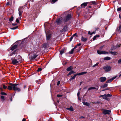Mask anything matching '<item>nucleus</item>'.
<instances>
[{
	"label": "nucleus",
	"instance_id": "obj_52",
	"mask_svg": "<svg viewBox=\"0 0 121 121\" xmlns=\"http://www.w3.org/2000/svg\"><path fill=\"white\" fill-rule=\"evenodd\" d=\"M77 46H79L81 45V44L80 43L78 44L77 45Z\"/></svg>",
	"mask_w": 121,
	"mask_h": 121
},
{
	"label": "nucleus",
	"instance_id": "obj_63",
	"mask_svg": "<svg viewBox=\"0 0 121 121\" xmlns=\"http://www.w3.org/2000/svg\"><path fill=\"white\" fill-rule=\"evenodd\" d=\"M10 101H12V97H11V98Z\"/></svg>",
	"mask_w": 121,
	"mask_h": 121
},
{
	"label": "nucleus",
	"instance_id": "obj_14",
	"mask_svg": "<svg viewBox=\"0 0 121 121\" xmlns=\"http://www.w3.org/2000/svg\"><path fill=\"white\" fill-rule=\"evenodd\" d=\"M111 59V58L110 57L107 56L105 57L104 58V60H108Z\"/></svg>",
	"mask_w": 121,
	"mask_h": 121
},
{
	"label": "nucleus",
	"instance_id": "obj_46",
	"mask_svg": "<svg viewBox=\"0 0 121 121\" xmlns=\"http://www.w3.org/2000/svg\"><path fill=\"white\" fill-rule=\"evenodd\" d=\"M76 36V37H77L78 36H77V34L76 33H75L73 35V36Z\"/></svg>",
	"mask_w": 121,
	"mask_h": 121
},
{
	"label": "nucleus",
	"instance_id": "obj_42",
	"mask_svg": "<svg viewBox=\"0 0 121 121\" xmlns=\"http://www.w3.org/2000/svg\"><path fill=\"white\" fill-rule=\"evenodd\" d=\"M13 53H10L9 54V56H11L13 55Z\"/></svg>",
	"mask_w": 121,
	"mask_h": 121
},
{
	"label": "nucleus",
	"instance_id": "obj_56",
	"mask_svg": "<svg viewBox=\"0 0 121 121\" xmlns=\"http://www.w3.org/2000/svg\"><path fill=\"white\" fill-rule=\"evenodd\" d=\"M77 45L75 46L73 48H74V49H75L76 48H77Z\"/></svg>",
	"mask_w": 121,
	"mask_h": 121
},
{
	"label": "nucleus",
	"instance_id": "obj_60",
	"mask_svg": "<svg viewBox=\"0 0 121 121\" xmlns=\"http://www.w3.org/2000/svg\"><path fill=\"white\" fill-rule=\"evenodd\" d=\"M103 46H102V47H101L100 48V49H101L103 48Z\"/></svg>",
	"mask_w": 121,
	"mask_h": 121
},
{
	"label": "nucleus",
	"instance_id": "obj_53",
	"mask_svg": "<svg viewBox=\"0 0 121 121\" xmlns=\"http://www.w3.org/2000/svg\"><path fill=\"white\" fill-rule=\"evenodd\" d=\"M80 95V92H78L77 93V95L78 96H79V95Z\"/></svg>",
	"mask_w": 121,
	"mask_h": 121
},
{
	"label": "nucleus",
	"instance_id": "obj_49",
	"mask_svg": "<svg viewBox=\"0 0 121 121\" xmlns=\"http://www.w3.org/2000/svg\"><path fill=\"white\" fill-rule=\"evenodd\" d=\"M57 97H60L62 96V95H57Z\"/></svg>",
	"mask_w": 121,
	"mask_h": 121
},
{
	"label": "nucleus",
	"instance_id": "obj_18",
	"mask_svg": "<svg viewBox=\"0 0 121 121\" xmlns=\"http://www.w3.org/2000/svg\"><path fill=\"white\" fill-rule=\"evenodd\" d=\"M81 40L85 42L86 41L87 39L86 38L82 37L81 38Z\"/></svg>",
	"mask_w": 121,
	"mask_h": 121
},
{
	"label": "nucleus",
	"instance_id": "obj_41",
	"mask_svg": "<svg viewBox=\"0 0 121 121\" xmlns=\"http://www.w3.org/2000/svg\"><path fill=\"white\" fill-rule=\"evenodd\" d=\"M91 3H92V4H96V2L95 1H92Z\"/></svg>",
	"mask_w": 121,
	"mask_h": 121
},
{
	"label": "nucleus",
	"instance_id": "obj_6",
	"mask_svg": "<svg viewBox=\"0 0 121 121\" xmlns=\"http://www.w3.org/2000/svg\"><path fill=\"white\" fill-rule=\"evenodd\" d=\"M97 52L98 54H107L108 53V52H106L104 51H101L100 50H98Z\"/></svg>",
	"mask_w": 121,
	"mask_h": 121
},
{
	"label": "nucleus",
	"instance_id": "obj_64",
	"mask_svg": "<svg viewBox=\"0 0 121 121\" xmlns=\"http://www.w3.org/2000/svg\"><path fill=\"white\" fill-rule=\"evenodd\" d=\"M121 76V73L120 75L119 76V77H120Z\"/></svg>",
	"mask_w": 121,
	"mask_h": 121
},
{
	"label": "nucleus",
	"instance_id": "obj_29",
	"mask_svg": "<svg viewBox=\"0 0 121 121\" xmlns=\"http://www.w3.org/2000/svg\"><path fill=\"white\" fill-rule=\"evenodd\" d=\"M108 86V84H105L103 85L102 86V87L103 88H104L107 87Z\"/></svg>",
	"mask_w": 121,
	"mask_h": 121
},
{
	"label": "nucleus",
	"instance_id": "obj_20",
	"mask_svg": "<svg viewBox=\"0 0 121 121\" xmlns=\"http://www.w3.org/2000/svg\"><path fill=\"white\" fill-rule=\"evenodd\" d=\"M0 86L2 87H3V88L4 89H6L7 88V86H5L4 84H2Z\"/></svg>",
	"mask_w": 121,
	"mask_h": 121
},
{
	"label": "nucleus",
	"instance_id": "obj_57",
	"mask_svg": "<svg viewBox=\"0 0 121 121\" xmlns=\"http://www.w3.org/2000/svg\"><path fill=\"white\" fill-rule=\"evenodd\" d=\"M73 36H72L71 37V38H70V41H71V40H72V39L73 38Z\"/></svg>",
	"mask_w": 121,
	"mask_h": 121
},
{
	"label": "nucleus",
	"instance_id": "obj_35",
	"mask_svg": "<svg viewBox=\"0 0 121 121\" xmlns=\"http://www.w3.org/2000/svg\"><path fill=\"white\" fill-rule=\"evenodd\" d=\"M0 94L1 95H7V94L4 92H1L0 93Z\"/></svg>",
	"mask_w": 121,
	"mask_h": 121
},
{
	"label": "nucleus",
	"instance_id": "obj_30",
	"mask_svg": "<svg viewBox=\"0 0 121 121\" xmlns=\"http://www.w3.org/2000/svg\"><path fill=\"white\" fill-rule=\"evenodd\" d=\"M13 17L12 16L9 19V20L10 22H11L13 21Z\"/></svg>",
	"mask_w": 121,
	"mask_h": 121
},
{
	"label": "nucleus",
	"instance_id": "obj_8",
	"mask_svg": "<svg viewBox=\"0 0 121 121\" xmlns=\"http://www.w3.org/2000/svg\"><path fill=\"white\" fill-rule=\"evenodd\" d=\"M106 78L105 77H101L99 78V80L101 82H104L106 81Z\"/></svg>",
	"mask_w": 121,
	"mask_h": 121
},
{
	"label": "nucleus",
	"instance_id": "obj_1",
	"mask_svg": "<svg viewBox=\"0 0 121 121\" xmlns=\"http://www.w3.org/2000/svg\"><path fill=\"white\" fill-rule=\"evenodd\" d=\"M9 85L11 86H8V89L10 90H12V89L15 91H20V89L16 87V86L18 85V84H13L10 83Z\"/></svg>",
	"mask_w": 121,
	"mask_h": 121
},
{
	"label": "nucleus",
	"instance_id": "obj_26",
	"mask_svg": "<svg viewBox=\"0 0 121 121\" xmlns=\"http://www.w3.org/2000/svg\"><path fill=\"white\" fill-rule=\"evenodd\" d=\"M47 43H44L42 47L45 48L47 46Z\"/></svg>",
	"mask_w": 121,
	"mask_h": 121
},
{
	"label": "nucleus",
	"instance_id": "obj_58",
	"mask_svg": "<svg viewBox=\"0 0 121 121\" xmlns=\"http://www.w3.org/2000/svg\"><path fill=\"white\" fill-rule=\"evenodd\" d=\"M22 121H26V119L25 118H24L22 120Z\"/></svg>",
	"mask_w": 121,
	"mask_h": 121
},
{
	"label": "nucleus",
	"instance_id": "obj_19",
	"mask_svg": "<svg viewBox=\"0 0 121 121\" xmlns=\"http://www.w3.org/2000/svg\"><path fill=\"white\" fill-rule=\"evenodd\" d=\"M109 52L111 54L114 55H116L117 53L116 52H112V51H110Z\"/></svg>",
	"mask_w": 121,
	"mask_h": 121
},
{
	"label": "nucleus",
	"instance_id": "obj_62",
	"mask_svg": "<svg viewBox=\"0 0 121 121\" xmlns=\"http://www.w3.org/2000/svg\"><path fill=\"white\" fill-rule=\"evenodd\" d=\"M16 24H12V25H13V26H15V25H16Z\"/></svg>",
	"mask_w": 121,
	"mask_h": 121
},
{
	"label": "nucleus",
	"instance_id": "obj_11",
	"mask_svg": "<svg viewBox=\"0 0 121 121\" xmlns=\"http://www.w3.org/2000/svg\"><path fill=\"white\" fill-rule=\"evenodd\" d=\"M62 18H60L56 20V22L58 24H60L61 22Z\"/></svg>",
	"mask_w": 121,
	"mask_h": 121
},
{
	"label": "nucleus",
	"instance_id": "obj_28",
	"mask_svg": "<svg viewBox=\"0 0 121 121\" xmlns=\"http://www.w3.org/2000/svg\"><path fill=\"white\" fill-rule=\"evenodd\" d=\"M112 80H112V78L111 79H110L107 80L106 81V83H110V82H111Z\"/></svg>",
	"mask_w": 121,
	"mask_h": 121
},
{
	"label": "nucleus",
	"instance_id": "obj_34",
	"mask_svg": "<svg viewBox=\"0 0 121 121\" xmlns=\"http://www.w3.org/2000/svg\"><path fill=\"white\" fill-rule=\"evenodd\" d=\"M18 26H17L13 28H11L10 29L12 30H15L17 29L18 28Z\"/></svg>",
	"mask_w": 121,
	"mask_h": 121
},
{
	"label": "nucleus",
	"instance_id": "obj_24",
	"mask_svg": "<svg viewBox=\"0 0 121 121\" xmlns=\"http://www.w3.org/2000/svg\"><path fill=\"white\" fill-rule=\"evenodd\" d=\"M75 73V72L73 71L72 70L70 71L69 73L67 75L69 76V75L71 74L72 73Z\"/></svg>",
	"mask_w": 121,
	"mask_h": 121
},
{
	"label": "nucleus",
	"instance_id": "obj_27",
	"mask_svg": "<svg viewBox=\"0 0 121 121\" xmlns=\"http://www.w3.org/2000/svg\"><path fill=\"white\" fill-rule=\"evenodd\" d=\"M74 50V48H73V49H72L71 50V51L69 52V53L70 54H72L73 53V52Z\"/></svg>",
	"mask_w": 121,
	"mask_h": 121
},
{
	"label": "nucleus",
	"instance_id": "obj_44",
	"mask_svg": "<svg viewBox=\"0 0 121 121\" xmlns=\"http://www.w3.org/2000/svg\"><path fill=\"white\" fill-rule=\"evenodd\" d=\"M118 62L119 64L121 63V59L119 60L118 61Z\"/></svg>",
	"mask_w": 121,
	"mask_h": 121
},
{
	"label": "nucleus",
	"instance_id": "obj_47",
	"mask_svg": "<svg viewBox=\"0 0 121 121\" xmlns=\"http://www.w3.org/2000/svg\"><path fill=\"white\" fill-rule=\"evenodd\" d=\"M117 77V76H115L114 77H113L112 78V80H113V79H115Z\"/></svg>",
	"mask_w": 121,
	"mask_h": 121
},
{
	"label": "nucleus",
	"instance_id": "obj_12",
	"mask_svg": "<svg viewBox=\"0 0 121 121\" xmlns=\"http://www.w3.org/2000/svg\"><path fill=\"white\" fill-rule=\"evenodd\" d=\"M17 45H16L12 46L11 47V50L12 51L14 49H15V48H17Z\"/></svg>",
	"mask_w": 121,
	"mask_h": 121
},
{
	"label": "nucleus",
	"instance_id": "obj_15",
	"mask_svg": "<svg viewBox=\"0 0 121 121\" xmlns=\"http://www.w3.org/2000/svg\"><path fill=\"white\" fill-rule=\"evenodd\" d=\"M66 109L72 111H73V109L72 106H71L70 108H67Z\"/></svg>",
	"mask_w": 121,
	"mask_h": 121
},
{
	"label": "nucleus",
	"instance_id": "obj_2",
	"mask_svg": "<svg viewBox=\"0 0 121 121\" xmlns=\"http://www.w3.org/2000/svg\"><path fill=\"white\" fill-rule=\"evenodd\" d=\"M20 58L21 56H18L17 59L16 58V57L14 58H11V60H12V63L14 65L18 63L19 62V59H20Z\"/></svg>",
	"mask_w": 121,
	"mask_h": 121
},
{
	"label": "nucleus",
	"instance_id": "obj_3",
	"mask_svg": "<svg viewBox=\"0 0 121 121\" xmlns=\"http://www.w3.org/2000/svg\"><path fill=\"white\" fill-rule=\"evenodd\" d=\"M86 73V72H84L80 73H77L76 74H75L71 78L69 79L70 81L74 79L75 78L76 76L77 75H81L85 74Z\"/></svg>",
	"mask_w": 121,
	"mask_h": 121
},
{
	"label": "nucleus",
	"instance_id": "obj_23",
	"mask_svg": "<svg viewBox=\"0 0 121 121\" xmlns=\"http://www.w3.org/2000/svg\"><path fill=\"white\" fill-rule=\"evenodd\" d=\"M38 56V55H36V54H35L32 57V59H34L35 58H36Z\"/></svg>",
	"mask_w": 121,
	"mask_h": 121
},
{
	"label": "nucleus",
	"instance_id": "obj_17",
	"mask_svg": "<svg viewBox=\"0 0 121 121\" xmlns=\"http://www.w3.org/2000/svg\"><path fill=\"white\" fill-rule=\"evenodd\" d=\"M93 89H95L96 90H98V88H96L95 87H91L89 88L88 89V90H89Z\"/></svg>",
	"mask_w": 121,
	"mask_h": 121
},
{
	"label": "nucleus",
	"instance_id": "obj_39",
	"mask_svg": "<svg viewBox=\"0 0 121 121\" xmlns=\"http://www.w3.org/2000/svg\"><path fill=\"white\" fill-rule=\"evenodd\" d=\"M58 0H52V2L54 3L57 1Z\"/></svg>",
	"mask_w": 121,
	"mask_h": 121
},
{
	"label": "nucleus",
	"instance_id": "obj_10",
	"mask_svg": "<svg viewBox=\"0 0 121 121\" xmlns=\"http://www.w3.org/2000/svg\"><path fill=\"white\" fill-rule=\"evenodd\" d=\"M22 9V7H20L18 9L19 14L20 16L22 14V11L21 10Z\"/></svg>",
	"mask_w": 121,
	"mask_h": 121
},
{
	"label": "nucleus",
	"instance_id": "obj_36",
	"mask_svg": "<svg viewBox=\"0 0 121 121\" xmlns=\"http://www.w3.org/2000/svg\"><path fill=\"white\" fill-rule=\"evenodd\" d=\"M1 99L3 100H5L4 96L3 95L1 96Z\"/></svg>",
	"mask_w": 121,
	"mask_h": 121
},
{
	"label": "nucleus",
	"instance_id": "obj_38",
	"mask_svg": "<svg viewBox=\"0 0 121 121\" xmlns=\"http://www.w3.org/2000/svg\"><path fill=\"white\" fill-rule=\"evenodd\" d=\"M42 69L40 68H38V69L37 70V71L38 72L41 71L42 70Z\"/></svg>",
	"mask_w": 121,
	"mask_h": 121
},
{
	"label": "nucleus",
	"instance_id": "obj_7",
	"mask_svg": "<svg viewBox=\"0 0 121 121\" xmlns=\"http://www.w3.org/2000/svg\"><path fill=\"white\" fill-rule=\"evenodd\" d=\"M111 111L107 110H104L103 112V113L104 115L106 114H109L111 112Z\"/></svg>",
	"mask_w": 121,
	"mask_h": 121
},
{
	"label": "nucleus",
	"instance_id": "obj_50",
	"mask_svg": "<svg viewBox=\"0 0 121 121\" xmlns=\"http://www.w3.org/2000/svg\"><path fill=\"white\" fill-rule=\"evenodd\" d=\"M9 5V2H7L6 3V5Z\"/></svg>",
	"mask_w": 121,
	"mask_h": 121
},
{
	"label": "nucleus",
	"instance_id": "obj_45",
	"mask_svg": "<svg viewBox=\"0 0 121 121\" xmlns=\"http://www.w3.org/2000/svg\"><path fill=\"white\" fill-rule=\"evenodd\" d=\"M98 64V63H96V64H95V65H94L93 66V67H94L95 66H96Z\"/></svg>",
	"mask_w": 121,
	"mask_h": 121
},
{
	"label": "nucleus",
	"instance_id": "obj_55",
	"mask_svg": "<svg viewBox=\"0 0 121 121\" xmlns=\"http://www.w3.org/2000/svg\"><path fill=\"white\" fill-rule=\"evenodd\" d=\"M105 95H101L100 96H99V97H102L103 96H105Z\"/></svg>",
	"mask_w": 121,
	"mask_h": 121
},
{
	"label": "nucleus",
	"instance_id": "obj_40",
	"mask_svg": "<svg viewBox=\"0 0 121 121\" xmlns=\"http://www.w3.org/2000/svg\"><path fill=\"white\" fill-rule=\"evenodd\" d=\"M16 21L17 23H18L19 22V21L18 18L16 19Z\"/></svg>",
	"mask_w": 121,
	"mask_h": 121
},
{
	"label": "nucleus",
	"instance_id": "obj_32",
	"mask_svg": "<svg viewBox=\"0 0 121 121\" xmlns=\"http://www.w3.org/2000/svg\"><path fill=\"white\" fill-rule=\"evenodd\" d=\"M104 95H105V96L106 97H110L112 96V95L109 94H108L107 95H106L105 94Z\"/></svg>",
	"mask_w": 121,
	"mask_h": 121
},
{
	"label": "nucleus",
	"instance_id": "obj_48",
	"mask_svg": "<svg viewBox=\"0 0 121 121\" xmlns=\"http://www.w3.org/2000/svg\"><path fill=\"white\" fill-rule=\"evenodd\" d=\"M60 83V81H58L57 83V85L58 86L59 85Z\"/></svg>",
	"mask_w": 121,
	"mask_h": 121
},
{
	"label": "nucleus",
	"instance_id": "obj_16",
	"mask_svg": "<svg viewBox=\"0 0 121 121\" xmlns=\"http://www.w3.org/2000/svg\"><path fill=\"white\" fill-rule=\"evenodd\" d=\"M73 68V67L71 66H70L66 70L68 71H70L71 70H72Z\"/></svg>",
	"mask_w": 121,
	"mask_h": 121
},
{
	"label": "nucleus",
	"instance_id": "obj_61",
	"mask_svg": "<svg viewBox=\"0 0 121 121\" xmlns=\"http://www.w3.org/2000/svg\"><path fill=\"white\" fill-rule=\"evenodd\" d=\"M120 45H120V44L118 45V47H120Z\"/></svg>",
	"mask_w": 121,
	"mask_h": 121
},
{
	"label": "nucleus",
	"instance_id": "obj_21",
	"mask_svg": "<svg viewBox=\"0 0 121 121\" xmlns=\"http://www.w3.org/2000/svg\"><path fill=\"white\" fill-rule=\"evenodd\" d=\"M65 49H63L61 50L60 51V54L62 55L64 52Z\"/></svg>",
	"mask_w": 121,
	"mask_h": 121
},
{
	"label": "nucleus",
	"instance_id": "obj_5",
	"mask_svg": "<svg viewBox=\"0 0 121 121\" xmlns=\"http://www.w3.org/2000/svg\"><path fill=\"white\" fill-rule=\"evenodd\" d=\"M71 18V16L70 14H68L65 17L64 19V21L66 22L69 20Z\"/></svg>",
	"mask_w": 121,
	"mask_h": 121
},
{
	"label": "nucleus",
	"instance_id": "obj_59",
	"mask_svg": "<svg viewBox=\"0 0 121 121\" xmlns=\"http://www.w3.org/2000/svg\"><path fill=\"white\" fill-rule=\"evenodd\" d=\"M121 28V26H119V30H120Z\"/></svg>",
	"mask_w": 121,
	"mask_h": 121
},
{
	"label": "nucleus",
	"instance_id": "obj_33",
	"mask_svg": "<svg viewBox=\"0 0 121 121\" xmlns=\"http://www.w3.org/2000/svg\"><path fill=\"white\" fill-rule=\"evenodd\" d=\"M67 26H66L64 27V28L62 30L63 31L67 29Z\"/></svg>",
	"mask_w": 121,
	"mask_h": 121
},
{
	"label": "nucleus",
	"instance_id": "obj_37",
	"mask_svg": "<svg viewBox=\"0 0 121 121\" xmlns=\"http://www.w3.org/2000/svg\"><path fill=\"white\" fill-rule=\"evenodd\" d=\"M117 10L118 11H120L121 10V7L119 8H117Z\"/></svg>",
	"mask_w": 121,
	"mask_h": 121
},
{
	"label": "nucleus",
	"instance_id": "obj_4",
	"mask_svg": "<svg viewBox=\"0 0 121 121\" xmlns=\"http://www.w3.org/2000/svg\"><path fill=\"white\" fill-rule=\"evenodd\" d=\"M103 68L106 72H107L110 71L111 67L109 66H106L104 67Z\"/></svg>",
	"mask_w": 121,
	"mask_h": 121
},
{
	"label": "nucleus",
	"instance_id": "obj_51",
	"mask_svg": "<svg viewBox=\"0 0 121 121\" xmlns=\"http://www.w3.org/2000/svg\"><path fill=\"white\" fill-rule=\"evenodd\" d=\"M85 118V117H83V116H81V117H80V119L84 118Z\"/></svg>",
	"mask_w": 121,
	"mask_h": 121
},
{
	"label": "nucleus",
	"instance_id": "obj_31",
	"mask_svg": "<svg viewBox=\"0 0 121 121\" xmlns=\"http://www.w3.org/2000/svg\"><path fill=\"white\" fill-rule=\"evenodd\" d=\"M95 34V32H93L92 33H91L90 31H89L88 32V34L89 35H91L93 34Z\"/></svg>",
	"mask_w": 121,
	"mask_h": 121
},
{
	"label": "nucleus",
	"instance_id": "obj_43",
	"mask_svg": "<svg viewBox=\"0 0 121 121\" xmlns=\"http://www.w3.org/2000/svg\"><path fill=\"white\" fill-rule=\"evenodd\" d=\"M0 91H3L2 87L1 86L0 87Z\"/></svg>",
	"mask_w": 121,
	"mask_h": 121
},
{
	"label": "nucleus",
	"instance_id": "obj_25",
	"mask_svg": "<svg viewBox=\"0 0 121 121\" xmlns=\"http://www.w3.org/2000/svg\"><path fill=\"white\" fill-rule=\"evenodd\" d=\"M99 37V35H96L93 38V40H95L96 38L97 37Z\"/></svg>",
	"mask_w": 121,
	"mask_h": 121
},
{
	"label": "nucleus",
	"instance_id": "obj_22",
	"mask_svg": "<svg viewBox=\"0 0 121 121\" xmlns=\"http://www.w3.org/2000/svg\"><path fill=\"white\" fill-rule=\"evenodd\" d=\"M83 103L84 105H85L87 106H88L90 105L87 102H83Z\"/></svg>",
	"mask_w": 121,
	"mask_h": 121
},
{
	"label": "nucleus",
	"instance_id": "obj_54",
	"mask_svg": "<svg viewBox=\"0 0 121 121\" xmlns=\"http://www.w3.org/2000/svg\"><path fill=\"white\" fill-rule=\"evenodd\" d=\"M80 50V48H79L78 49V50L77 51V52H78Z\"/></svg>",
	"mask_w": 121,
	"mask_h": 121
},
{
	"label": "nucleus",
	"instance_id": "obj_9",
	"mask_svg": "<svg viewBox=\"0 0 121 121\" xmlns=\"http://www.w3.org/2000/svg\"><path fill=\"white\" fill-rule=\"evenodd\" d=\"M46 35L47 37V40H48L50 39L51 37V34H48L46 33Z\"/></svg>",
	"mask_w": 121,
	"mask_h": 121
},
{
	"label": "nucleus",
	"instance_id": "obj_13",
	"mask_svg": "<svg viewBox=\"0 0 121 121\" xmlns=\"http://www.w3.org/2000/svg\"><path fill=\"white\" fill-rule=\"evenodd\" d=\"M87 3H84L81 4V6L82 8H84L87 6Z\"/></svg>",
	"mask_w": 121,
	"mask_h": 121
}]
</instances>
